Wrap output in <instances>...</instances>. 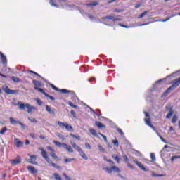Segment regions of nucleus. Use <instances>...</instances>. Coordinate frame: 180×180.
<instances>
[{"label": "nucleus", "mask_w": 180, "mask_h": 180, "mask_svg": "<svg viewBox=\"0 0 180 180\" xmlns=\"http://www.w3.org/2000/svg\"><path fill=\"white\" fill-rule=\"evenodd\" d=\"M18 108L20 109V110H25V109H27V112L28 113H33V110L36 109V107L32 106L29 103H22V101H18Z\"/></svg>", "instance_id": "obj_1"}, {"label": "nucleus", "mask_w": 180, "mask_h": 180, "mask_svg": "<svg viewBox=\"0 0 180 180\" xmlns=\"http://www.w3.org/2000/svg\"><path fill=\"white\" fill-rule=\"evenodd\" d=\"M111 171H114L115 172H120V169L116 166H112Z\"/></svg>", "instance_id": "obj_26"}, {"label": "nucleus", "mask_w": 180, "mask_h": 180, "mask_svg": "<svg viewBox=\"0 0 180 180\" xmlns=\"http://www.w3.org/2000/svg\"><path fill=\"white\" fill-rule=\"evenodd\" d=\"M2 90L5 92L6 95H16L18 91L10 89L8 86H3Z\"/></svg>", "instance_id": "obj_4"}, {"label": "nucleus", "mask_w": 180, "mask_h": 180, "mask_svg": "<svg viewBox=\"0 0 180 180\" xmlns=\"http://www.w3.org/2000/svg\"><path fill=\"white\" fill-rule=\"evenodd\" d=\"M140 6H141V4H136L135 5V8L137 9L138 8H140Z\"/></svg>", "instance_id": "obj_64"}, {"label": "nucleus", "mask_w": 180, "mask_h": 180, "mask_svg": "<svg viewBox=\"0 0 180 180\" xmlns=\"http://www.w3.org/2000/svg\"><path fill=\"white\" fill-rule=\"evenodd\" d=\"M51 167H53V168H56L57 169H60V166H58L56 163H51Z\"/></svg>", "instance_id": "obj_44"}, {"label": "nucleus", "mask_w": 180, "mask_h": 180, "mask_svg": "<svg viewBox=\"0 0 180 180\" xmlns=\"http://www.w3.org/2000/svg\"><path fill=\"white\" fill-rule=\"evenodd\" d=\"M105 19H108L110 20H113V22H116V20H119V19L115 18V17L113 15L106 16V17H105Z\"/></svg>", "instance_id": "obj_23"}, {"label": "nucleus", "mask_w": 180, "mask_h": 180, "mask_svg": "<svg viewBox=\"0 0 180 180\" xmlns=\"http://www.w3.org/2000/svg\"><path fill=\"white\" fill-rule=\"evenodd\" d=\"M51 156L53 157V158H55V156H56V150H54L53 152H51Z\"/></svg>", "instance_id": "obj_61"}, {"label": "nucleus", "mask_w": 180, "mask_h": 180, "mask_svg": "<svg viewBox=\"0 0 180 180\" xmlns=\"http://www.w3.org/2000/svg\"><path fill=\"white\" fill-rule=\"evenodd\" d=\"M34 89H35V91H38L41 94H43L44 95H45V96H49V94H47L46 92H44V90H43V89H40L37 86H34Z\"/></svg>", "instance_id": "obj_18"}, {"label": "nucleus", "mask_w": 180, "mask_h": 180, "mask_svg": "<svg viewBox=\"0 0 180 180\" xmlns=\"http://www.w3.org/2000/svg\"><path fill=\"white\" fill-rule=\"evenodd\" d=\"M102 137H103L104 141H105V143H107V142H108V138H106V136L102 135Z\"/></svg>", "instance_id": "obj_59"}, {"label": "nucleus", "mask_w": 180, "mask_h": 180, "mask_svg": "<svg viewBox=\"0 0 180 180\" xmlns=\"http://www.w3.org/2000/svg\"><path fill=\"white\" fill-rule=\"evenodd\" d=\"M176 120H178V115H174L172 120V123H176Z\"/></svg>", "instance_id": "obj_36"}, {"label": "nucleus", "mask_w": 180, "mask_h": 180, "mask_svg": "<svg viewBox=\"0 0 180 180\" xmlns=\"http://www.w3.org/2000/svg\"><path fill=\"white\" fill-rule=\"evenodd\" d=\"M56 136L58 137H59V139H62L63 141H64V140H65V139H64V136L60 134H56Z\"/></svg>", "instance_id": "obj_48"}, {"label": "nucleus", "mask_w": 180, "mask_h": 180, "mask_svg": "<svg viewBox=\"0 0 180 180\" xmlns=\"http://www.w3.org/2000/svg\"><path fill=\"white\" fill-rule=\"evenodd\" d=\"M85 147L87 148V150H91V145L89 143H85Z\"/></svg>", "instance_id": "obj_50"}, {"label": "nucleus", "mask_w": 180, "mask_h": 180, "mask_svg": "<svg viewBox=\"0 0 180 180\" xmlns=\"http://www.w3.org/2000/svg\"><path fill=\"white\" fill-rule=\"evenodd\" d=\"M36 102H37L38 105H39V106H41V105H43V101H41L40 99L37 98L36 99Z\"/></svg>", "instance_id": "obj_47"}, {"label": "nucleus", "mask_w": 180, "mask_h": 180, "mask_svg": "<svg viewBox=\"0 0 180 180\" xmlns=\"http://www.w3.org/2000/svg\"><path fill=\"white\" fill-rule=\"evenodd\" d=\"M0 56L1 57L2 64H6L7 63L6 56H5V55H4V53H2L1 52H0Z\"/></svg>", "instance_id": "obj_19"}, {"label": "nucleus", "mask_w": 180, "mask_h": 180, "mask_svg": "<svg viewBox=\"0 0 180 180\" xmlns=\"http://www.w3.org/2000/svg\"><path fill=\"white\" fill-rule=\"evenodd\" d=\"M97 5H99L98 1H94L93 3H89L86 4V6H97Z\"/></svg>", "instance_id": "obj_22"}, {"label": "nucleus", "mask_w": 180, "mask_h": 180, "mask_svg": "<svg viewBox=\"0 0 180 180\" xmlns=\"http://www.w3.org/2000/svg\"><path fill=\"white\" fill-rule=\"evenodd\" d=\"M112 143L115 147H119V141H117V139L113 140Z\"/></svg>", "instance_id": "obj_40"}, {"label": "nucleus", "mask_w": 180, "mask_h": 180, "mask_svg": "<svg viewBox=\"0 0 180 180\" xmlns=\"http://www.w3.org/2000/svg\"><path fill=\"white\" fill-rule=\"evenodd\" d=\"M107 162H110V164H112V165H115V162L112 161V160H106Z\"/></svg>", "instance_id": "obj_60"}, {"label": "nucleus", "mask_w": 180, "mask_h": 180, "mask_svg": "<svg viewBox=\"0 0 180 180\" xmlns=\"http://www.w3.org/2000/svg\"><path fill=\"white\" fill-rule=\"evenodd\" d=\"M45 108H46V110L49 112L52 116H54L56 115V112L51 110V108H50V106L46 105Z\"/></svg>", "instance_id": "obj_16"}, {"label": "nucleus", "mask_w": 180, "mask_h": 180, "mask_svg": "<svg viewBox=\"0 0 180 180\" xmlns=\"http://www.w3.org/2000/svg\"><path fill=\"white\" fill-rule=\"evenodd\" d=\"M11 79H12V81H13L14 82H20V80L19 79V78L15 77V76H12L11 77Z\"/></svg>", "instance_id": "obj_30"}, {"label": "nucleus", "mask_w": 180, "mask_h": 180, "mask_svg": "<svg viewBox=\"0 0 180 180\" xmlns=\"http://www.w3.org/2000/svg\"><path fill=\"white\" fill-rule=\"evenodd\" d=\"M172 91V89H170L169 87L162 94V96H167L169 92Z\"/></svg>", "instance_id": "obj_28"}, {"label": "nucleus", "mask_w": 180, "mask_h": 180, "mask_svg": "<svg viewBox=\"0 0 180 180\" xmlns=\"http://www.w3.org/2000/svg\"><path fill=\"white\" fill-rule=\"evenodd\" d=\"M47 96H48V98H49V99H51V101H56V98H54V97L51 96L49 95H48Z\"/></svg>", "instance_id": "obj_62"}, {"label": "nucleus", "mask_w": 180, "mask_h": 180, "mask_svg": "<svg viewBox=\"0 0 180 180\" xmlns=\"http://www.w3.org/2000/svg\"><path fill=\"white\" fill-rule=\"evenodd\" d=\"M51 86L52 89H54V91H57L59 92H61L62 94H71V95H75V93L72 91H69L68 89H59L58 87L54 86V84H51Z\"/></svg>", "instance_id": "obj_5"}, {"label": "nucleus", "mask_w": 180, "mask_h": 180, "mask_svg": "<svg viewBox=\"0 0 180 180\" xmlns=\"http://www.w3.org/2000/svg\"><path fill=\"white\" fill-rule=\"evenodd\" d=\"M95 124L97 127H98V129H106V126H105L103 124L98 121L95 122Z\"/></svg>", "instance_id": "obj_17"}, {"label": "nucleus", "mask_w": 180, "mask_h": 180, "mask_svg": "<svg viewBox=\"0 0 180 180\" xmlns=\"http://www.w3.org/2000/svg\"><path fill=\"white\" fill-rule=\"evenodd\" d=\"M151 176H153V178L164 176V175H162V174H155L154 172L152 173Z\"/></svg>", "instance_id": "obj_39"}, {"label": "nucleus", "mask_w": 180, "mask_h": 180, "mask_svg": "<svg viewBox=\"0 0 180 180\" xmlns=\"http://www.w3.org/2000/svg\"><path fill=\"white\" fill-rule=\"evenodd\" d=\"M53 177L56 180H63V178L57 173L53 174Z\"/></svg>", "instance_id": "obj_25"}, {"label": "nucleus", "mask_w": 180, "mask_h": 180, "mask_svg": "<svg viewBox=\"0 0 180 180\" xmlns=\"http://www.w3.org/2000/svg\"><path fill=\"white\" fill-rule=\"evenodd\" d=\"M98 150L101 151V153H105V148H103V146H102L101 144L98 145Z\"/></svg>", "instance_id": "obj_32"}, {"label": "nucleus", "mask_w": 180, "mask_h": 180, "mask_svg": "<svg viewBox=\"0 0 180 180\" xmlns=\"http://www.w3.org/2000/svg\"><path fill=\"white\" fill-rule=\"evenodd\" d=\"M9 120L11 124H20V126H21L22 129H25V125L23 123H22L20 121H17L16 120H15V118L12 117L9 118Z\"/></svg>", "instance_id": "obj_8"}, {"label": "nucleus", "mask_w": 180, "mask_h": 180, "mask_svg": "<svg viewBox=\"0 0 180 180\" xmlns=\"http://www.w3.org/2000/svg\"><path fill=\"white\" fill-rule=\"evenodd\" d=\"M128 167L129 168H131V169H134V167L133 165H131V164H130L129 162H128Z\"/></svg>", "instance_id": "obj_57"}, {"label": "nucleus", "mask_w": 180, "mask_h": 180, "mask_svg": "<svg viewBox=\"0 0 180 180\" xmlns=\"http://www.w3.org/2000/svg\"><path fill=\"white\" fill-rule=\"evenodd\" d=\"M49 4L51 5V6H55L56 8H57V4H54L53 0H50Z\"/></svg>", "instance_id": "obj_46"}, {"label": "nucleus", "mask_w": 180, "mask_h": 180, "mask_svg": "<svg viewBox=\"0 0 180 180\" xmlns=\"http://www.w3.org/2000/svg\"><path fill=\"white\" fill-rule=\"evenodd\" d=\"M70 137H72L73 139H77V140H81L80 136H77L74 134H70Z\"/></svg>", "instance_id": "obj_41"}, {"label": "nucleus", "mask_w": 180, "mask_h": 180, "mask_svg": "<svg viewBox=\"0 0 180 180\" xmlns=\"http://www.w3.org/2000/svg\"><path fill=\"white\" fill-rule=\"evenodd\" d=\"M53 143L57 147H63V148H65V150H67V151H68V153H74V149H72V148L70 145H68L65 143L59 142L56 140H53Z\"/></svg>", "instance_id": "obj_2"}, {"label": "nucleus", "mask_w": 180, "mask_h": 180, "mask_svg": "<svg viewBox=\"0 0 180 180\" xmlns=\"http://www.w3.org/2000/svg\"><path fill=\"white\" fill-rule=\"evenodd\" d=\"M70 144L72 147L74 148L75 150H76V151L79 152V151H81V150L82 149L78 145L75 144V142H70Z\"/></svg>", "instance_id": "obj_15"}, {"label": "nucleus", "mask_w": 180, "mask_h": 180, "mask_svg": "<svg viewBox=\"0 0 180 180\" xmlns=\"http://www.w3.org/2000/svg\"><path fill=\"white\" fill-rule=\"evenodd\" d=\"M28 120H30V122L32 123H37V120L32 117H29Z\"/></svg>", "instance_id": "obj_35"}, {"label": "nucleus", "mask_w": 180, "mask_h": 180, "mask_svg": "<svg viewBox=\"0 0 180 180\" xmlns=\"http://www.w3.org/2000/svg\"><path fill=\"white\" fill-rule=\"evenodd\" d=\"M150 158H151V160H152V161H155V154H154V153H150Z\"/></svg>", "instance_id": "obj_45"}, {"label": "nucleus", "mask_w": 180, "mask_h": 180, "mask_svg": "<svg viewBox=\"0 0 180 180\" xmlns=\"http://www.w3.org/2000/svg\"><path fill=\"white\" fill-rule=\"evenodd\" d=\"M172 84H173L169 87V89L174 91V89H176V88H178L180 85V77L174 79Z\"/></svg>", "instance_id": "obj_7"}, {"label": "nucleus", "mask_w": 180, "mask_h": 180, "mask_svg": "<svg viewBox=\"0 0 180 180\" xmlns=\"http://www.w3.org/2000/svg\"><path fill=\"white\" fill-rule=\"evenodd\" d=\"M33 84L35 85V86H41V82L37 81V80H33Z\"/></svg>", "instance_id": "obj_27"}, {"label": "nucleus", "mask_w": 180, "mask_h": 180, "mask_svg": "<svg viewBox=\"0 0 180 180\" xmlns=\"http://www.w3.org/2000/svg\"><path fill=\"white\" fill-rule=\"evenodd\" d=\"M117 131L120 134H121V136H123V134H124V133H123V131H122V129H120V128L117 129Z\"/></svg>", "instance_id": "obj_54"}, {"label": "nucleus", "mask_w": 180, "mask_h": 180, "mask_svg": "<svg viewBox=\"0 0 180 180\" xmlns=\"http://www.w3.org/2000/svg\"><path fill=\"white\" fill-rule=\"evenodd\" d=\"M58 125L59 126V127H60V129H66V130H68V131H71V130H72V126L68 124L67 122H62L60 121L58 122Z\"/></svg>", "instance_id": "obj_6"}, {"label": "nucleus", "mask_w": 180, "mask_h": 180, "mask_svg": "<svg viewBox=\"0 0 180 180\" xmlns=\"http://www.w3.org/2000/svg\"><path fill=\"white\" fill-rule=\"evenodd\" d=\"M112 158H114V160H115V161H117V162H120V158H118L116 155H112Z\"/></svg>", "instance_id": "obj_43"}, {"label": "nucleus", "mask_w": 180, "mask_h": 180, "mask_svg": "<svg viewBox=\"0 0 180 180\" xmlns=\"http://www.w3.org/2000/svg\"><path fill=\"white\" fill-rule=\"evenodd\" d=\"M123 158H124V161H125V162H129V158L127 157V155H123Z\"/></svg>", "instance_id": "obj_49"}, {"label": "nucleus", "mask_w": 180, "mask_h": 180, "mask_svg": "<svg viewBox=\"0 0 180 180\" xmlns=\"http://www.w3.org/2000/svg\"><path fill=\"white\" fill-rule=\"evenodd\" d=\"M27 72H30V74H34V75L37 76V78H43L39 73L33 71V70H28Z\"/></svg>", "instance_id": "obj_21"}, {"label": "nucleus", "mask_w": 180, "mask_h": 180, "mask_svg": "<svg viewBox=\"0 0 180 180\" xmlns=\"http://www.w3.org/2000/svg\"><path fill=\"white\" fill-rule=\"evenodd\" d=\"M10 162L13 165H18V164H20V162H22V158L20 156H18L16 159L10 160Z\"/></svg>", "instance_id": "obj_10"}, {"label": "nucleus", "mask_w": 180, "mask_h": 180, "mask_svg": "<svg viewBox=\"0 0 180 180\" xmlns=\"http://www.w3.org/2000/svg\"><path fill=\"white\" fill-rule=\"evenodd\" d=\"M14 143H15V146L16 147H18V148H20V147H23V143L22 141H19L18 139H14Z\"/></svg>", "instance_id": "obj_13"}, {"label": "nucleus", "mask_w": 180, "mask_h": 180, "mask_svg": "<svg viewBox=\"0 0 180 180\" xmlns=\"http://www.w3.org/2000/svg\"><path fill=\"white\" fill-rule=\"evenodd\" d=\"M29 144H30V141L28 139H27V140L25 141V145H26V146H29Z\"/></svg>", "instance_id": "obj_63"}, {"label": "nucleus", "mask_w": 180, "mask_h": 180, "mask_svg": "<svg viewBox=\"0 0 180 180\" xmlns=\"http://www.w3.org/2000/svg\"><path fill=\"white\" fill-rule=\"evenodd\" d=\"M148 13V11H145L143 13H142L139 17L138 19H141L142 18H144V16H146V15H147Z\"/></svg>", "instance_id": "obj_33"}, {"label": "nucleus", "mask_w": 180, "mask_h": 180, "mask_svg": "<svg viewBox=\"0 0 180 180\" xmlns=\"http://www.w3.org/2000/svg\"><path fill=\"white\" fill-rule=\"evenodd\" d=\"M103 169L105 171V172H107L108 174H112V167H110V169L108 167H103Z\"/></svg>", "instance_id": "obj_29"}, {"label": "nucleus", "mask_w": 180, "mask_h": 180, "mask_svg": "<svg viewBox=\"0 0 180 180\" xmlns=\"http://www.w3.org/2000/svg\"><path fill=\"white\" fill-rule=\"evenodd\" d=\"M143 113L145 115L144 122L146 124H147V126H149V127H151L153 130H155V128L151 124V118L150 117V114H148V112L146 111H144Z\"/></svg>", "instance_id": "obj_3"}, {"label": "nucleus", "mask_w": 180, "mask_h": 180, "mask_svg": "<svg viewBox=\"0 0 180 180\" xmlns=\"http://www.w3.org/2000/svg\"><path fill=\"white\" fill-rule=\"evenodd\" d=\"M134 162L139 167V168H140L141 169H142V171H145L147 172L148 170L146 169V167H144V165H143L141 164V162H139L136 159H133Z\"/></svg>", "instance_id": "obj_11"}, {"label": "nucleus", "mask_w": 180, "mask_h": 180, "mask_svg": "<svg viewBox=\"0 0 180 180\" xmlns=\"http://www.w3.org/2000/svg\"><path fill=\"white\" fill-rule=\"evenodd\" d=\"M118 26H120L121 27H124L125 29H129V26H127V25L118 24Z\"/></svg>", "instance_id": "obj_56"}, {"label": "nucleus", "mask_w": 180, "mask_h": 180, "mask_svg": "<svg viewBox=\"0 0 180 180\" xmlns=\"http://www.w3.org/2000/svg\"><path fill=\"white\" fill-rule=\"evenodd\" d=\"M27 169L30 174H37V169H36L33 166H27Z\"/></svg>", "instance_id": "obj_12"}, {"label": "nucleus", "mask_w": 180, "mask_h": 180, "mask_svg": "<svg viewBox=\"0 0 180 180\" xmlns=\"http://www.w3.org/2000/svg\"><path fill=\"white\" fill-rule=\"evenodd\" d=\"M65 162H71V161H75V158H67L64 159Z\"/></svg>", "instance_id": "obj_37"}, {"label": "nucleus", "mask_w": 180, "mask_h": 180, "mask_svg": "<svg viewBox=\"0 0 180 180\" xmlns=\"http://www.w3.org/2000/svg\"><path fill=\"white\" fill-rule=\"evenodd\" d=\"M6 131H8V128L6 127H4L0 131V134H5Z\"/></svg>", "instance_id": "obj_31"}, {"label": "nucleus", "mask_w": 180, "mask_h": 180, "mask_svg": "<svg viewBox=\"0 0 180 180\" xmlns=\"http://www.w3.org/2000/svg\"><path fill=\"white\" fill-rule=\"evenodd\" d=\"M176 158H180L179 156H172L171 158V161H175V160H176Z\"/></svg>", "instance_id": "obj_53"}, {"label": "nucleus", "mask_w": 180, "mask_h": 180, "mask_svg": "<svg viewBox=\"0 0 180 180\" xmlns=\"http://www.w3.org/2000/svg\"><path fill=\"white\" fill-rule=\"evenodd\" d=\"M70 113L75 119H77V113H75V111H74V110H72L70 111Z\"/></svg>", "instance_id": "obj_42"}, {"label": "nucleus", "mask_w": 180, "mask_h": 180, "mask_svg": "<svg viewBox=\"0 0 180 180\" xmlns=\"http://www.w3.org/2000/svg\"><path fill=\"white\" fill-rule=\"evenodd\" d=\"M81 158H84V160H88V156H86V154H85V153H83V154L81 155Z\"/></svg>", "instance_id": "obj_51"}, {"label": "nucleus", "mask_w": 180, "mask_h": 180, "mask_svg": "<svg viewBox=\"0 0 180 180\" xmlns=\"http://www.w3.org/2000/svg\"><path fill=\"white\" fill-rule=\"evenodd\" d=\"M172 115H174V110L169 109L168 114L166 115V119H171Z\"/></svg>", "instance_id": "obj_20"}, {"label": "nucleus", "mask_w": 180, "mask_h": 180, "mask_svg": "<svg viewBox=\"0 0 180 180\" xmlns=\"http://www.w3.org/2000/svg\"><path fill=\"white\" fill-rule=\"evenodd\" d=\"M68 105L71 106V108H73V109H77L78 108V105H74L72 102H69Z\"/></svg>", "instance_id": "obj_38"}, {"label": "nucleus", "mask_w": 180, "mask_h": 180, "mask_svg": "<svg viewBox=\"0 0 180 180\" xmlns=\"http://www.w3.org/2000/svg\"><path fill=\"white\" fill-rule=\"evenodd\" d=\"M46 148H47V150H49V151H51V153H54V149H53V148L51 146H47Z\"/></svg>", "instance_id": "obj_52"}, {"label": "nucleus", "mask_w": 180, "mask_h": 180, "mask_svg": "<svg viewBox=\"0 0 180 180\" xmlns=\"http://www.w3.org/2000/svg\"><path fill=\"white\" fill-rule=\"evenodd\" d=\"M39 150L40 151H41V154L43 158H44V160L47 159L49 158V155H47V152L44 150L43 148H39Z\"/></svg>", "instance_id": "obj_14"}, {"label": "nucleus", "mask_w": 180, "mask_h": 180, "mask_svg": "<svg viewBox=\"0 0 180 180\" xmlns=\"http://www.w3.org/2000/svg\"><path fill=\"white\" fill-rule=\"evenodd\" d=\"M78 153H79L80 157H81L83 154H85V153H84V151L82 150V149L80 150H79Z\"/></svg>", "instance_id": "obj_58"}, {"label": "nucleus", "mask_w": 180, "mask_h": 180, "mask_svg": "<svg viewBox=\"0 0 180 180\" xmlns=\"http://www.w3.org/2000/svg\"><path fill=\"white\" fill-rule=\"evenodd\" d=\"M89 132L94 136V137H98V134L96 133V131L95 130V129H89Z\"/></svg>", "instance_id": "obj_24"}, {"label": "nucleus", "mask_w": 180, "mask_h": 180, "mask_svg": "<svg viewBox=\"0 0 180 180\" xmlns=\"http://www.w3.org/2000/svg\"><path fill=\"white\" fill-rule=\"evenodd\" d=\"M134 154H135V155H137V157L143 156V154H141V153L139 152V150H134Z\"/></svg>", "instance_id": "obj_34"}, {"label": "nucleus", "mask_w": 180, "mask_h": 180, "mask_svg": "<svg viewBox=\"0 0 180 180\" xmlns=\"http://www.w3.org/2000/svg\"><path fill=\"white\" fill-rule=\"evenodd\" d=\"M37 160V155H30V159L28 160V162L30 164H32L33 165H38V162L36 161Z\"/></svg>", "instance_id": "obj_9"}, {"label": "nucleus", "mask_w": 180, "mask_h": 180, "mask_svg": "<svg viewBox=\"0 0 180 180\" xmlns=\"http://www.w3.org/2000/svg\"><path fill=\"white\" fill-rule=\"evenodd\" d=\"M45 160L48 162V164H49V165H51V164H53L51 160H50V158H47V159H45Z\"/></svg>", "instance_id": "obj_55"}]
</instances>
